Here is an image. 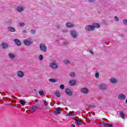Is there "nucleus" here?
<instances>
[{
    "instance_id": "obj_8",
    "label": "nucleus",
    "mask_w": 127,
    "mask_h": 127,
    "mask_svg": "<svg viewBox=\"0 0 127 127\" xmlns=\"http://www.w3.org/2000/svg\"><path fill=\"white\" fill-rule=\"evenodd\" d=\"M101 125H102L103 127H113V124H110L109 123H107L105 122H102L101 123Z\"/></svg>"
},
{
    "instance_id": "obj_39",
    "label": "nucleus",
    "mask_w": 127,
    "mask_h": 127,
    "mask_svg": "<svg viewBox=\"0 0 127 127\" xmlns=\"http://www.w3.org/2000/svg\"><path fill=\"white\" fill-rule=\"evenodd\" d=\"M89 2H95L96 0H87Z\"/></svg>"
},
{
    "instance_id": "obj_4",
    "label": "nucleus",
    "mask_w": 127,
    "mask_h": 127,
    "mask_svg": "<svg viewBox=\"0 0 127 127\" xmlns=\"http://www.w3.org/2000/svg\"><path fill=\"white\" fill-rule=\"evenodd\" d=\"M17 75L19 78H23L24 77V73L21 70H18L17 71Z\"/></svg>"
},
{
    "instance_id": "obj_38",
    "label": "nucleus",
    "mask_w": 127,
    "mask_h": 127,
    "mask_svg": "<svg viewBox=\"0 0 127 127\" xmlns=\"http://www.w3.org/2000/svg\"><path fill=\"white\" fill-rule=\"evenodd\" d=\"M60 88L62 89V90H63V89H64V85L63 84L60 85Z\"/></svg>"
},
{
    "instance_id": "obj_25",
    "label": "nucleus",
    "mask_w": 127,
    "mask_h": 127,
    "mask_svg": "<svg viewBox=\"0 0 127 127\" xmlns=\"http://www.w3.org/2000/svg\"><path fill=\"white\" fill-rule=\"evenodd\" d=\"M93 27H94V29H95V27H96L97 28H99V27H100V25H99V24L97 23H94L93 24Z\"/></svg>"
},
{
    "instance_id": "obj_43",
    "label": "nucleus",
    "mask_w": 127,
    "mask_h": 127,
    "mask_svg": "<svg viewBox=\"0 0 127 127\" xmlns=\"http://www.w3.org/2000/svg\"><path fill=\"white\" fill-rule=\"evenodd\" d=\"M71 127H76V126H75V125L74 124H71Z\"/></svg>"
},
{
    "instance_id": "obj_19",
    "label": "nucleus",
    "mask_w": 127,
    "mask_h": 127,
    "mask_svg": "<svg viewBox=\"0 0 127 127\" xmlns=\"http://www.w3.org/2000/svg\"><path fill=\"white\" fill-rule=\"evenodd\" d=\"M61 112H62V110L57 108L55 111V115H59L61 113Z\"/></svg>"
},
{
    "instance_id": "obj_42",
    "label": "nucleus",
    "mask_w": 127,
    "mask_h": 127,
    "mask_svg": "<svg viewBox=\"0 0 127 127\" xmlns=\"http://www.w3.org/2000/svg\"><path fill=\"white\" fill-rule=\"evenodd\" d=\"M22 32H23V33H26L27 32V31L25 30H23Z\"/></svg>"
},
{
    "instance_id": "obj_14",
    "label": "nucleus",
    "mask_w": 127,
    "mask_h": 127,
    "mask_svg": "<svg viewBox=\"0 0 127 127\" xmlns=\"http://www.w3.org/2000/svg\"><path fill=\"white\" fill-rule=\"evenodd\" d=\"M7 30L10 32H15L16 31L15 28L10 26L7 27Z\"/></svg>"
},
{
    "instance_id": "obj_36",
    "label": "nucleus",
    "mask_w": 127,
    "mask_h": 127,
    "mask_svg": "<svg viewBox=\"0 0 127 127\" xmlns=\"http://www.w3.org/2000/svg\"><path fill=\"white\" fill-rule=\"evenodd\" d=\"M56 95L58 97H60V93H59V91H57L56 92Z\"/></svg>"
},
{
    "instance_id": "obj_28",
    "label": "nucleus",
    "mask_w": 127,
    "mask_h": 127,
    "mask_svg": "<svg viewBox=\"0 0 127 127\" xmlns=\"http://www.w3.org/2000/svg\"><path fill=\"white\" fill-rule=\"evenodd\" d=\"M18 26H20V27H21V26L23 27L25 25V24L23 22H20L18 24Z\"/></svg>"
},
{
    "instance_id": "obj_20",
    "label": "nucleus",
    "mask_w": 127,
    "mask_h": 127,
    "mask_svg": "<svg viewBox=\"0 0 127 127\" xmlns=\"http://www.w3.org/2000/svg\"><path fill=\"white\" fill-rule=\"evenodd\" d=\"M1 46H2V48H3V49H6V48H8V45H7V44H6L5 43H3L1 44Z\"/></svg>"
},
{
    "instance_id": "obj_30",
    "label": "nucleus",
    "mask_w": 127,
    "mask_h": 127,
    "mask_svg": "<svg viewBox=\"0 0 127 127\" xmlns=\"http://www.w3.org/2000/svg\"><path fill=\"white\" fill-rule=\"evenodd\" d=\"M19 103H20L21 105H25V101L23 100H20Z\"/></svg>"
},
{
    "instance_id": "obj_26",
    "label": "nucleus",
    "mask_w": 127,
    "mask_h": 127,
    "mask_svg": "<svg viewBox=\"0 0 127 127\" xmlns=\"http://www.w3.org/2000/svg\"><path fill=\"white\" fill-rule=\"evenodd\" d=\"M76 124L78 126H82L83 125V121H77Z\"/></svg>"
},
{
    "instance_id": "obj_13",
    "label": "nucleus",
    "mask_w": 127,
    "mask_h": 127,
    "mask_svg": "<svg viewBox=\"0 0 127 127\" xmlns=\"http://www.w3.org/2000/svg\"><path fill=\"white\" fill-rule=\"evenodd\" d=\"M14 42H15L16 45H17L18 46H20V45H21V42L17 39H14Z\"/></svg>"
},
{
    "instance_id": "obj_46",
    "label": "nucleus",
    "mask_w": 127,
    "mask_h": 127,
    "mask_svg": "<svg viewBox=\"0 0 127 127\" xmlns=\"http://www.w3.org/2000/svg\"><path fill=\"white\" fill-rule=\"evenodd\" d=\"M73 120H74V121H75L76 122H77V121H78L77 119H76V118H73Z\"/></svg>"
},
{
    "instance_id": "obj_18",
    "label": "nucleus",
    "mask_w": 127,
    "mask_h": 127,
    "mask_svg": "<svg viewBox=\"0 0 127 127\" xmlns=\"http://www.w3.org/2000/svg\"><path fill=\"white\" fill-rule=\"evenodd\" d=\"M63 62L64 63V64H65V65H69V64H71V62H70L69 60H67V59L64 60L63 61Z\"/></svg>"
},
{
    "instance_id": "obj_11",
    "label": "nucleus",
    "mask_w": 127,
    "mask_h": 127,
    "mask_svg": "<svg viewBox=\"0 0 127 127\" xmlns=\"http://www.w3.org/2000/svg\"><path fill=\"white\" fill-rule=\"evenodd\" d=\"M17 11L18 12H22L24 10V7L23 6H18L17 7Z\"/></svg>"
},
{
    "instance_id": "obj_47",
    "label": "nucleus",
    "mask_w": 127,
    "mask_h": 127,
    "mask_svg": "<svg viewBox=\"0 0 127 127\" xmlns=\"http://www.w3.org/2000/svg\"><path fill=\"white\" fill-rule=\"evenodd\" d=\"M67 31H68L67 30H64V32H67Z\"/></svg>"
},
{
    "instance_id": "obj_17",
    "label": "nucleus",
    "mask_w": 127,
    "mask_h": 127,
    "mask_svg": "<svg viewBox=\"0 0 127 127\" xmlns=\"http://www.w3.org/2000/svg\"><path fill=\"white\" fill-rule=\"evenodd\" d=\"M76 81L74 80H72L69 81V84L70 85V86H75V85H76Z\"/></svg>"
},
{
    "instance_id": "obj_23",
    "label": "nucleus",
    "mask_w": 127,
    "mask_h": 127,
    "mask_svg": "<svg viewBox=\"0 0 127 127\" xmlns=\"http://www.w3.org/2000/svg\"><path fill=\"white\" fill-rule=\"evenodd\" d=\"M49 82H51L52 83H55L57 82V79L54 78H50L49 79Z\"/></svg>"
},
{
    "instance_id": "obj_9",
    "label": "nucleus",
    "mask_w": 127,
    "mask_h": 127,
    "mask_svg": "<svg viewBox=\"0 0 127 127\" xmlns=\"http://www.w3.org/2000/svg\"><path fill=\"white\" fill-rule=\"evenodd\" d=\"M99 89H100V90H106V89H107V85L103 83L100 84Z\"/></svg>"
},
{
    "instance_id": "obj_35",
    "label": "nucleus",
    "mask_w": 127,
    "mask_h": 127,
    "mask_svg": "<svg viewBox=\"0 0 127 127\" xmlns=\"http://www.w3.org/2000/svg\"><path fill=\"white\" fill-rule=\"evenodd\" d=\"M95 77L96 78H99V77H100V74L99 73V72H96L95 74Z\"/></svg>"
},
{
    "instance_id": "obj_49",
    "label": "nucleus",
    "mask_w": 127,
    "mask_h": 127,
    "mask_svg": "<svg viewBox=\"0 0 127 127\" xmlns=\"http://www.w3.org/2000/svg\"><path fill=\"white\" fill-rule=\"evenodd\" d=\"M64 44H65V43H63Z\"/></svg>"
},
{
    "instance_id": "obj_22",
    "label": "nucleus",
    "mask_w": 127,
    "mask_h": 127,
    "mask_svg": "<svg viewBox=\"0 0 127 127\" xmlns=\"http://www.w3.org/2000/svg\"><path fill=\"white\" fill-rule=\"evenodd\" d=\"M36 109H37V108H36V106L33 105L32 106V109H31V113H34V112L36 111Z\"/></svg>"
},
{
    "instance_id": "obj_21",
    "label": "nucleus",
    "mask_w": 127,
    "mask_h": 127,
    "mask_svg": "<svg viewBox=\"0 0 127 127\" xmlns=\"http://www.w3.org/2000/svg\"><path fill=\"white\" fill-rule=\"evenodd\" d=\"M8 56L10 59H14V58H15V56L12 53L9 54Z\"/></svg>"
},
{
    "instance_id": "obj_6",
    "label": "nucleus",
    "mask_w": 127,
    "mask_h": 127,
    "mask_svg": "<svg viewBox=\"0 0 127 127\" xmlns=\"http://www.w3.org/2000/svg\"><path fill=\"white\" fill-rule=\"evenodd\" d=\"M23 43L25 45H26L27 46H29V45H31V44H32V42H31L30 41L28 40H25L23 41Z\"/></svg>"
},
{
    "instance_id": "obj_15",
    "label": "nucleus",
    "mask_w": 127,
    "mask_h": 127,
    "mask_svg": "<svg viewBox=\"0 0 127 127\" xmlns=\"http://www.w3.org/2000/svg\"><path fill=\"white\" fill-rule=\"evenodd\" d=\"M119 100H125L127 97L124 94H120L118 96Z\"/></svg>"
},
{
    "instance_id": "obj_33",
    "label": "nucleus",
    "mask_w": 127,
    "mask_h": 127,
    "mask_svg": "<svg viewBox=\"0 0 127 127\" xmlns=\"http://www.w3.org/2000/svg\"><path fill=\"white\" fill-rule=\"evenodd\" d=\"M89 109H94V108H96V105H90L88 106Z\"/></svg>"
},
{
    "instance_id": "obj_12",
    "label": "nucleus",
    "mask_w": 127,
    "mask_h": 127,
    "mask_svg": "<svg viewBox=\"0 0 127 127\" xmlns=\"http://www.w3.org/2000/svg\"><path fill=\"white\" fill-rule=\"evenodd\" d=\"M74 115H76V112L72 111L69 112L68 113L66 114V116L67 117H74Z\"/></svg>"
},
{
    "instance_id": "obj_45",
    "label": "nucleus",
    "mask_w": 127,
    "mask_h": 127,
    "mask_svg": "<svg viewBox=\"0 0 127 127\" xmlns=\"http://www.w3.org/2000/svg\"><path fill=\"white\" fill-rule=\"evenodd\" d=\"M35 103H37L38 102V99H36L35 100Z\"/></svg>"
},
{
    "instance_id": "obj_37",
    "label": "nucleus",
    "mask_w": 127,
    "mask_h": 127,
    "mask_svg": "<svg viewBox=\"0 0 127 127\" xmlns=\"http://www.w3.org/2000/svg\"><path fill=\"white\" fill-rule=\"evenodd\" d=\"M123 23L125 24V25H127V19L124 20Z\"/></svg>"
},
{
    "instance_id": "obj_50",
    "label": "nucleus",
    "mask_w": 127,
    "mask_h": 127,
    "mask_svg": "<svg viewBox=\"0 0 127 127\" xmlns=\"http://www.w3.org/2000/svg\"><path fill=\"white\" fill-rule=\"evenodd\" d=\"M34 91H36V89H35Z\"/></svg>"
},
{
    "instance_id": "obj_27",
    "label": "nucleus",
    "mask_w": 127,
    "mask_h": 127,
    "mask_svg": "<svg viewBox=\"0 0 127 127\" xmlns=\"http://www.w3.org/2000/svg\"><path fill=\"white\" fill-rule=\"evenodd\" d=\"M120 117L121 118H122V119L125 120V114H124V113L122 112H120Z\"/></svg>"
},
{
    "instance_id": "obj_2",
    "label": "nucleus",
    "mask_w": 127,
    "mask_h": 127,
    "mask_svg": "<svg viewBox=\"0 0 127 127\" xmlns=\"http://www.w3.org/2000/svg\"><path fill=\"white\" fill-rule=\"evenodd\" d=\"M49 66L52 69H57L58 68V65L57 64L54 63H50Z\"/></svg>"
},
{
    "instance_id": "obj_32",
    "label": "nucleus",
    "mask_w": 127,
    "mask_h": 127,
    "mask_svg": "<svg viewBox=\"0 0 127 127\" xmlns=\"http://www.w3.org/2000/svg\"><path fill=\"white\" fill-rule=\"evenodd\" d=\"M39 59L40 61H42V60H43V56L42 55H40L39 56Z\"/></svg>"
},
{
    "instance_id": "obj_40",
    "label": "nucleus",
    "mask_w": 127,
    "mask_h": 127,
    "mask_svg": "<svg viewBox=\"0 0 127 127\" xmlns=\"http://www.w3.org/2000/svg\"><path fill=\"white\" fill-rule=\"evenodd\" d=\"M114 19L116 21H119V18L118 17L115 16Z\"/></svg>"
},
{
    "instance_id": "obj_5",
    "label": "nucleus",
    "mask_w": 127,
    "mask_h": 127,
    "mask_svg": "<svg viewBox=\"0 0 127 127\" xmlns=\"http://www.w3.org/2000/svg\"><path fill=\"white\" fill-rule=\"evenodd\" d=\"M85 29L87 31H93L94 30V26L88 25L85 27Z\"/></svg>"
},
{
    "instance_id": "obj_44",
    "label": "nucleus",
    "mask_w": 127,
    "mask_h": 127,
    "mask_svg": "<svg viewBox=\"0 0 127 127\" xmlns=\"http://www.w3.org/2000/svg\"><path fill=\"white\" fill-rule=\"evenodd\" d=\"M90 52L91 54H94V52H93L92 51H90Z\"/></svg>"
},
{
    "instance_id": "obj_3",
    "label": "nucleus",
    "mask_w": 127,
    "mask_h": 127,
    "mask_svg": "<svg viewBox=\"0 0 127 127\" xmlns=\"http://www.w3.org/2000/svg\"><path fill=\"white\" fill-rule=\"evenodd\" d=\"M70 34L73 38H77L78 36V33H77V32L75 31H70Z\"/></svg>"
},
{
    "instance_id": "obj_24",
    "label": "nucleus",
    "mask_w": 127,
    "mask_h": 127,
    "mask_svg": "<svg viewBox=\"0 0 127 127\" xmlns=\"http://www.w3.org/2000/svg\"><path fill=\"white\" fill-rule=\"evenodd\" d=\"M66 25L67 27H69L70 28L74 27V25L71 23H66Z\"/></svg>"
},
{
    "instance_id": "obj_10",
    "label": "nucleus",
    "mask_w": 127,
    "mask_h": 127,
    "mask_svg": "<svg viewBox=\"0 0 127 127\" xmlns=\"http://www.w3.org/2000/svg\"><path fill=\"white\" fill-rule=\"evenodd\" d=\"M65 93L68 95V96H72V95H73L72 91H71V89L69 88L65 89Z\"/></svg>"
},
{
    "instance_id": "obj_7",
    "label": "nucleus",
    "mask_w": 127,
    "mask_h": 127,
    "mask_svg": "<svg viewBox=\"0 0 127 127\" xmlns=\"http://www.w3.org/2000/svg\"><path fill=\"white\" fill-rule=\"evenodd\" d=\"M80 91L83 94H88V93H89V89L85 87L81 88Z\"/></svg>"
},
{
    "instance_id": "obj_16",
    "label": "nucleus",
    "mask_w": 127,
    "mask_h": 127,
    "mask_svg": "<svg viewBox=\"0 0 127 127\" xmlns=\"http://www.w3.org/2000/svg\"><path fill=\"white\" fill-rule=\"evenodd\" d=\"M110 81L111 83H113V84H117L118 83V79L115 78H112L110 79Z\"/></svg>"
},
{
    "instance_id": "obj_34",
    "label": "nucleus",
    "mask_w": 127,
    "mask_h": 127,
    "mask_svg": "<svg viewBox=\"0 0 127 127\" xmlns=\"http://www.w3.org/2000/svg\"><path fill=\"white\" fill-rule=\"evenodd\" d=\"M31 33L32 34H35V33H36V31H35V30L32 29L31 30Z\"/></svg>"
},
{
    "instance_id": "obj_48",
    "label": "nucleus",
    "mask_w": 127,
    "mask_h": 127,
    "mask_svg": "<svg viewBox=\"0 0 127 127\" xmlns=\"http://www.w3.org/2000/svg\"><path fill=\"white\" fill-rule=\"evenodd\" d=\"M126 103L127 104V99L126 100Z\"/></svg>"
},
{
    "instance_id": "obj_31",
    "label": "nucleus",
    "mask_w": 127,
    "mask_h": 127,
    "mask_svg": "<svg viewBox=\"0 0 127 127\" xmlns=\"http://www.w3.org/2000/svg\"><path fill=\"white\" fill-rule=\"evenodd\" d=\"M69 75L70 76V77H75V76H76V74L74 72H70L69 73Z\"/></svg>"
},
{
    "instance_id": "obj_1",
    "label": "nucleus",
    "mask_w": 127,
    "mask_h": 127,
    "mask_svg": "<svg viewBox=\"0 0 127 127\" xmlns=\"http://www.w3.org/2000/svg\"><path fill=\"white\" fill-rule=\"evenodd\" d=\"M40 49L43 52H46L47 51V47L43 43L40 45Z\"/></svg>"
},
{
    "instance_id": "obj_29",
    "label": "nucleus",
    "mask_w": 127,
    "mask_h": 127,
    "mask_svg": "<svg viewBox=\"0 0 127 127\" xmlns=\"http://www.w3.org/2000/svg\"><path fill=\"white\" fill-rule=\"evenodd\" d=\"M39 94L40 96H43V95H44V91H42V90H40L39 92Z\"/></svg>"
},
{
    "instance_id": "obj_41",
    "label": "nucleus",
    "mask_w": 127,
    "mask_h": 127,
    "mask_svg": "<svg viewBox=\"0 0 127 127\" xmlns=\"http://www.w3.org/2000/svg\"><path fill=\"white\" fill-rule=\"evenodd\" d=\"M44 103L45 105L48 106V103H47V102H46V101H44Z\"/></svg>"
}]
</instances>
